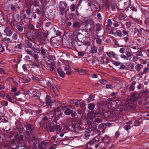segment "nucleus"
Masks as SVG:
<instances>
[{
    "instance_id": "nucleus-1",
    "label": "nucleus",
    "mask_w": 149,
    "mask_h": 149,
    "mask_svg": "<svg viewBox=\"0 0 149 149\" xmlns=\"http://www.w3.org/2000/svg\"><path fill=\"white\" fill-rule=\"evenodd\" d=\"M15 124L17 125V128L20 129V132L21 133L24 134L26 138H29L30 137L31 134H34V127L32 125L29 124L23 127L20 125V124L17 122H16Z\"/></svg>"
},
{
    "instance_id": "nucleus-2",
    "label": "nucleus",
    "mask_w": 149,
    "mask_h": 149,
    "mask_svg": "<svg viewBox=\"0 0 149 149\" xmlns=\"http://www.w3.org/2000/svg\"><path fill=\"white\" fill-rule=\"evenodd\" d=\"M86 124H83L82 123H77L75 124L74 125H72L69 126L71 127V128H70L71 130L74 132H78L80 130H83L86 128Z\"/></svg>"
},
{
    "instance_id": "nucleus-3",
    "label": "nucleus",
    "mask_w": 149,
    "mask_h": 149,
    "mask_svg": "<svg viewBox=\"0 0 149 149\" xmlns=\"http://www.w3.org/2000/svg\"><path fill=\"white\" fill-rule=\"evenodd\" d=\"M62 106H61L58 107L54 110V115L53 117V121H57L61 117H62Z\"/></svg>"
},
{
    "instance_id": "nucleus-4",
    "label": "nucleus",
    "mask_w": 149,
    "mask_h": 149,
    "mask_svg": "<svg viewBox=\"0 0 149 149\" xmlns=\"http://www.w3.org/2000/svg\"><path fill=\"white\" fill-rule=\"evenodd\" d=\"M100 137L98 136H97L94 139H93L92 141H91L88 143V144L90 146H92L94 147L95 148H97L99 146H100L101 144H102V143H97L100 140Z\"/></svg>"
},
{
    "instance_id": "nucleus-5",
    "label": "nucleus",
    "mask_w": 149,
    "mask_h": 149,
    "mask_svg": "<svg viewBox=\"0 0 149 149\" xmlns=\"http://www.w3.org/2000/svg\"><path fill=\"white\" fill-rule=\"evenodd\" d=\"M130 98L129 100H127L126 101V103H130V102H136L137 99L139 98V95L136 92H133L131 93L130 95Z\"/></svg>"
},
{
    "instance_id": "nucleus-6",
    "label": "nucleus",
    "mask_w": 149,
    "mask_h": 149,
    "mask_svg": "<svg viewBox=\"0 0 149 149\" xmlns=\"http://www.w3.org/2000/svg\"><path fill=\"white\" fill-rule=\"evenodd\" d=\"M26 37L28 39L33 42L38 37H39V34L36 31L28 32L26 34Z\"/></svg>"
},
{
    "instance_id": "nucleus-7",
    "label": "nucleus",
    "mask_w": 149,
    "mask_h": 149,
    "mask_svg": "<svg viewBox=\"0 0 149 149\" xmlns=\"http://www.w3.org/2000/svg\"><path fill=\"white\" fill-rule=\"evenodd\" d=\"M114 112L111 111L104 112L103 113V116L104 118L107 120L113 119L115 118V116Z\"/></svg>"
},
{
    "instance_id": "nucleus-8",
    "label": "nucleus",
    "mask_w": 149,
    "mask_h": 149,
    "mask_svg": "<svg viewBox=\"0 0 149 149\" xmlns=\"http://www.w3.org/2000/svg\"><path fill=\"white\" fill-rule=\"evenodd\" d=\"M118 102H116V107L115 108L116 110L117 111L118 113L121 112L123 110V106L121 104V103L120 100H118L117 101Z\"/></svg>"
},
{
    "instance_id": "nucleus-9",
    "label": "nucleus",
    "mask_w": 149,
    "mask_h": 149,
    "mask_svg": "<svg viewBox=\"0 0 149 149\" xmlns=\"http://www.w3.org/2000/svg\"><path fill=\"white\" fill-rule=\"evenodd\" d=\"M64 113L67 115H70L71 114V116L72 117H75L77 115V113L75 111H73L72 110L69 108L66 109Z\"/></svg>"
},
{
    "instance_id": "nucleus-10",
    "label": "nucleus",
    "mask_w": 149,
    "mask_h": 149,
    "mask_svg": "<svg viewBox=\"0 0 149 149\" xmlns=\"http://www.w3.org/2000/svg\"><path fill=\"white\" fill-rule=\"evenodd\" d=\"M38 142V140L36 138L35 136H33V138L30 139L29 141V143L30 146H31L32 148L36 146V144Z\"/></svg>"
},
{
    "instance_id": "nucleus-11",
    "label": "nucleus",
    "mask_w": 149,
    "mask_h": 149,
    "mask_svg": "<svg viewBox=\"0 0 149 149\" xmlns=\"http://www.w3.org/2000/svg\"><path fill=\"white\" fill-rule=\"evenodd\" d=\"M54 122L52 123V127L54 128V130H56V132L57 135L59 134V132H61V128L59 125H56V121H54Z\"/></svg>"
},
{
    "instance_id": "nucleus-12",
    "label": "nucleus",
    "mask_w": 149,
    "mask_h": 149,
    "mask_svg": "<svg viewBox=\"0 0 149 149\" xmlns=\"http://www.w3.org/2000/svg\"><path fill=\"white\" fill-rule=\"evenodd\" d=\"M101 141L103 143H104L106 145V146L110 144L111 141L110 138L107 135L105 136L101 139Z\"/></svg>"
},
{
    "instance_id": "nucleus-13",
    "label": "nucleus",
    "mask_w": 149,
    "mask_h": 149,
    "mask_svg": "<svg viewBox=\"0 0 149 149\" xmlns=\"http://www.w3.org/2000/svg\"><path fill=\"white\" fill-rule=\"evenodd\" d=\"M94 23L93 22L85 26L84 27L85 30H86V31H92L94 29Z\"/></svg>"
},
{
    "instance_id": "nucleus-14",
    "label": "nucleus",
    "mask_w": 149,
    "mask_h": 149,
    "mask_svg": "<svg viewBox=\"0 0 149 149\" xmlns=\"http://www.w3.org/2000/svg\"><path fill=\"white\" fill-rule=\"evenodd\" d=\"M93 22V21L91 19L86 17L83 19L82 24L85 27L87 25Z\"/></svg>"
},
{
    "instance_id": "nucleus-15",
    "label": "nucleus",
    "mask_w": 149,
    "mask_h": 149,
    "mask_svg": "<svg viewBox=\"0 0 149 149\" xmlns=\"http://www.w3.org/2000/svg\"><path fill=\"white\" fill-rule=\"evenodd\" d=\"M84 35L78 32L77 34L76 37H75L74 40L77 41V40L81 41L83 40L84 38Z\"/></svg>"
},
{
    "instance_id": "nucleus-16",
    "label": "nucleus",
    "mask_w": 149,
    "mask_h": 149,
    "mask_svg": "<svg viewBox=\"0 0 149 149\" xmlns=\"http://www.w3.org/2000/svg\"><path fill=\"white\" fill-rule=\"evenodd\" d=\"M43 58L44 61L49 65H55V63L54 61L49 59V58L48 57V56H44Z\"/></svg>"
},
{
    "instance_id": "nucleus-17",
    "label": "nucleus",
    "mask_w": 149,
    "mask_h": 149,
    "mask_svg": "<svg viewBox=\"0 0 149 149\" xmlns=\"http://www.w3.org/2000/svg\"><path fill=\"white\" fill-rule=\"evenodd\" d=\"M4 31L7 36H10L13 33V31H11L8 27H6Z\"/></svg>"
},
{
    "instance_id": "nucleus-18",
    "label": "nucleus",
    "mask_w": 149,
    "mask_h": 149,
    "mask_svg": "<svg viewBox=\"0 0 149 149\" xmlns=\"http://www.w3.org/2000/svg\"><path fill=\"white\" fill-rule=\"evenodd\" d=\"M49 118L48 116L44 117L42 119V120L40 123L41 126H43L45 123H47L49 121Z\"/></svg>"
},
{
    "instance_id": "nucleus-19",
    "label": "nucleus",
    "mask_w": 149,
    "mask_h": 149,
    "mask_svg": "<svg viewBox=\"0 0 149 149\" xmlns=\"http://www.w3.org/2000/svg\"><path fill=\"white\" fill-rule=\"evenodd\" d=\"M111 34L113 35L115 37L118 36L120 37L122 36V33L119 30H117L115 32H114L113 31H111Z\"/></svg>"
},
{
    "instance_id": "nucleus-20",
    "label": "nucleus",
    "mask_w": 149,
    "mask_h": 149,
    "mask_svg": "<svg viewBox=\"0 0 149 149\" xmlns=\"http://www.w3.org/2000/svg\"><path fill=\"white\" fill-rule=\"evenodd\" d=\"M67 6L66 3L64 1H61L59 4V9H66Z\"/></svg>"
},
{
    "instance_id": "nucleus-21",
    "label": "nucleus",
    "mask_w": 149,
    "mask_h": 149,
    "mask_svg": "<svg viewBox=\"0 0 149 149\" xmlns=\"http://www.w3.org/2000/svg\"><path fill=\"white\" fill-rule=\"evenodd\" d=\"M44 128L47 131L50 132H52L54 131V128L52 127V125L48 126L46 125H44Z\"/></svg>"
},
{
    "instance_id": "nucleus-22",
    "label": "nucleus",
    "mask_w": 149,
    "mask_h": 149,
    "mask_svg": "<svg viewBox=\"0 0 149 149\" xmlns=\"http://www.w3.org/2000/svg\"><path fill=\"white\" fill-rule=\"evenodd\" d=\"M45 103L47 105H49L52 103L50 97L48 95H47L46 97Z\"/></svg>"
},
{
    "instance_id": "nucleus-23",
    "label": "nucleus",
    "mask_w": 149,
    "mask_h": 149,
    "mask_svg": "<svg viewBox=\"0 0 149 149\" xmlns=\"http://www.w3.org/2000/svg\"><path fill=\"white\" fill-rule=\"evenodd\" d=\"M1 40L7 44L11 43L12 42V40L10 39L7 37L3 38Z\"/></svg>"
},
{
    "instance_id": "nucleus-24",
    "label": "nucleus",
    "mask_w": 149,
    "mask_h": 149,
    "mask_svg": "<svg viewBox=\"0 0 149 149\" xmlns=\"http://www.w3.org/2000/svg\"><path fill=\"white\" fill-rule=\"evenodd\" d=\"M132 102H130V103H126V102L125 104L126 105H128L127 106L130 107L131 109H134L136 108L137 106L134 104H133L132 103Z\"/></svg>"
},
{
    "instance_id": "nucleus-25",
    "label": "nucleus",
    "mask_w": 149,
    "mask_h": 149,
    "mask_svg": "<svg viewBox=\"0 0 149 149\" xmlns=\"http://www.w3.org/2000/svg\"><path fill=\"white\" fill-rule=\"evenodd\" d=\"M57 72L61 77H64L65 73L63 72L61 68H58L57 70Z\"/></svg>"
},
{
    "instance_id": "nucleus-26",
    "label": "nucleus",
    "mask_w": 149,
    "mask_h": 149,
    "mask_svg": "<svg viewBox=\"0 0 149 149\" xmlns=\"http://www.w3.org/2000/svg\"><path fill=\"white\" fill-rule=\"evenodd\" d=\"M41 94L39 92H37L35 93L32 95V98L34 99H36L39 98Z\"/></svg>"
},
{
    "instance_id": "nucleus-27",
    "label": "nucleus",
    "mask_w": 149,
    "mask_h": 149,
    "mask_svg": "<svg viewBox=\"0 0 149 149\" xmlns=\"http://www.w3.org/2000/svg\"><path fill=\"white\" fill-rule=\"evenodd\" d=\"M69 8H67V9H59V11L60 15H65V16L66 15L67 11L68 10Z\"/></svg>"
},
{
    "instance_id": "nucleus-28",
    "label": "nucleus",
    "mask_w": 149,
    "mask_h": 149,
    "mask_svg": "<svg viewBox=\"0 0 149 149\" xmlns=\"http://www.w3.org/2000/svg\"><path fill=\"white\" fill-rule=\"evenodd\" d=\"M142 31V29L141 28L138 29L135 28L134 29V33L137 34L138 35H139L141 34Z\"/></svg>"
},
{
    "instance_id": "nucleus-29",
    "label": "nucleus",
    "mask_w": 149,
    "mask_h": 149,
    "mask_svg": "<svg viewBox=\"0 0 149 149\" xmlns=\"http://www.w3.org/2000/svg\"><path fill=\"white\" fill-rule=\"evenodd\" d=\"M97 48L95 46L93 45L91 48L90 52L92 54L95 53L97 52Z\"/></svg>"
},
{
    "instance_id": "nucleus-30",
    "label": "nucleus",
    "mask_w": 149,
    "mask_h": 149,
    "mask_svg": "<svg viewBox=\"0 0 149 149\" xmlns=\"http://www.w3.org/2000/svg\"><path fill=\"white\" fill-rule=\"evenodd\" d=\"M23 47V44L21 43H19L16 45L14 47V48L17 49H22Z\"/></svg>"
},
{
    "instance_id": "nucleus-31",
    "label": "nucleus",
    "mask_w": 149,
    "mask_h": 149,
    "mask_svg": "<svg viewBox=\"0 0 149 149\" xmlns=\"http://www.w3.org/2000/svg\"><path fill=\"white\" fill-rule=\"evenodd\" d=\"M81 26V25L79 22H74L73 25V28L77 27L78 28H79Z\"/></svg>"
},
{
    "instance_id": "nucleus-32",
    "label": "nucleus",
    "mask_w": 149,
    "mask_h": 149,
    "mask_svg": "<svg viewBox=\"0 0 149 149\" xmlns=\"http://www.w3.org/2000/svg\"><path fill=\"white\" fill-rule=\"evenodd\" d=\"M99 116H98L97 118H95L94 120L93 121V123L96 124V123H100L102 122V120L99 118Z\"/></svg>"
},
{
    "instance_id": "nucleus-33",
    "label": "nucleus",
    "mask_w": 149,
    "mask_h": 149,
    "mask_svg": "<svg viewBox=\"0 0 149 149\" xmlns=\"http://www.w3.org/2000/svg\"><path fill=\"white\" fill-rule=\"evenodd\" d=\"M24 42L29 48H31L32 47V44L28 40H24Z\"/></svg>"
},
{
    "instance_id": "nucleus-34",
    "label": "nucleus",
    "mask_w": 149,
    "mask_h": 149,
    "mask_svg": "<svg viewBox=\"0 0 149 149\" xmlns=\"http://www.w3.org/2000/svg\"><path fill=\"white\" fill-rule=\"evenodd\" d=\"M142 68V65L141 64H138L135 67L136 69L138 72H139Z\"/></svg>"
},
{
    "instance_id": "nucleus-35",
    "label": "nucleus",
    "mask_w": 149,
    "mask_h": 149,
    "mask_svg": "<svg viewBox=\"0 0 149 149\" xmlns=\"http://www.w3.org/2000/svg\"><path fill=\"white\" fill-rule=\"evenodd\" d=\"M39 41L42 44H45L46 43V40L45 38L41 37L40 38H39Z\"/></svg>"
},
{
    "instance_id": "nucleus-36",
    "label": "nucleus",
    "mask_w": 149,
    "mask_h": 149,
    "mask_svg": "<svg viewBox=\"0 0 149 149\" xmlns=\"http://www.w3.org/2000/svg\"><path fill=\"white\" fill-rule=\"evenodd\" d=\"M138 51L136 52V55L138 56H139L141 57L143 56V55L142 53V51L141 49L138 48Z\"/></svg>"
},
{
    "instance_id": "nucleus-37",
    "label": "nucleus",
    "mask_w": 149,
    "mask_h": 149,
    "mask_svg": "<svg viewBox=\"0 0 149 149\" xmlns=\"http://www.w3.org/2000/svg\"><path fill=\"white\" fill-rule=\"evenodd\" d=\"M96 33H97L98 32L101 30V24L99 23L96 24Z\"/></svg>"
},
{
    "instance_id": "nucleus-38",
    "label": "nucleus",
    "mask_w": 149,
    "mask_h": 149,
    "mask_svg": "<svg viewBox=\"0 0 149 149\" xmlns=\"http://www.w3.org/2000/svg\"><path fill=\"white\" fill-rule=\"evenodd\" d=\"M93 128H90L87 130V131L85 133H88L90 134H93V132H95V130H93Z\"/></svg>"
},
{
    "instance_id": "nucleus-39",
    "label": "nucleus",
    "mask_w": 149,
    "mask_h": 149,
    "mask_svg": "<svg viewBox=\"0 0 149 149\" xmlns=\"http://www.w3.org/2000/svg\"><path fill=\"white\" fill-rule=\"evenodd\" d=\"M95 107V104L93 103H90L88 104V108L89 110H92Z\"/></svg>"
},
{
    "instance_id": "nucleus-40",
    "label": "nucleus",
    "mask_w": 149,
    "mask_h": 149,
    "mask_svg": "<svg viewBox=\"0 0 149 149\" xmlns=\"http://www.w3.org/2000/svg\"><path fill=\"white\" fill-rule=\"evenodd\" d=\"M79 72L81 75H84L87 74L88 72L85 70H81L79 71Z\"/></svg>"
},
{
    "instance_id": "nucleus-41",
    "label": "nucleus",
    "mask_w": 149,
    "mask_h": 149,
    "mask_svg": "<svg viewBox=\"0 0 149 149\" xmlns=\"http://www.w3.org/2000/svg\"><path fill=\"white\" fill-rule=\"evenodd\" d=\"M106 54L110 58L114 57L115 56L114 53L112 52H107Z\"/></svg>"
},
{
    "instance_id": "nucleus-42",
    "label": "nucleus",
    "mask_w": 149,
    "mask_h": 149,
    "mask_svg": "<svg viewBox=\"0 0 149 149\" xmlns=\"http://www.w3.org/2000/svg\"><path fill=\"white\" fill-rule=\"evenodd\" d=\"M34 63H36L37 65V67H38L40 66V65L41 64V62L38 59L34 60Z\"/></svg>"
},
{
    "instance_id": "nucleus-43",
    "label": "nucleus",
    "mask_w": 149,
    "mask_h": 149,
    "mask_svg": "<svg viewBox=\"0 0 149 149\" xmlns=\"http://www.w3.org/2000/svg\"><path fill=\"white\" fill-rule=\"evenodd\" d=\"M127 91V88H124L122 89L120 91V93L122 95H124L125 94Z\"/></svg>"
},
{
    "instance_id": "nucleus-44",
    "label": "nucleus",
    "mask_w": 149,
    "mask_h": 149,
    "mask_svg": "<svg viewBox=\"0 0 149 149\" xmlns=\"http://www.w3.org/2000/svg\"><path fill=\"white\" fill-rule=\"evenodd\" d=\"M11 94L10 93H9L7 94L6 98H7L8 101H10V102H12V99L11 96L10 95Z\"/></svg>"
},
{
    "instance_id": "nucleus-45",
    "label": "nucleus",
    "mask_w": 149,
    "mask_h": 149,
    "mask_svg": "<svg viewBox=\"0 0 149 149\" xmlns=\"http://www.w3.org/2000/svg\"><path fill=\"white\" fill-rule=\"evenodd\" d=\"M39 2L37 1H35L31 4V5H33L35 7L38 6L39 5Z\"/></svg>"
},
{
    "instance_id": "nucleus-46",
    "label": "nucleus",
    "mask_w": 149,
    "mask_h": 149,
    "mask_svg": "<svg viewBox=\"0 0 149 149\" xmlns=\"http://www.w3.org/2000/svg\"><path fill=\"white\" fill-rule=\"evenodd\" d=\"M104 56H101L99 58L100 60H99V61L100 63L102 64L104 63Z\"/></svg>"
},
{
    "instance_id": "nucleus-47",
    "label": "nucleus",
    "mask_w": 149,
    "mask_h": 149,
    "mask_svg": "<svg viewBox=\"0 0 149 149\" xmlns=\"http://www.w3.org/2000/svg\"><path fill=\"white\" fill-rule=\"evenodd\" d=\"M42 13V12L41 10V9H39V8L36 9L35 12V13H36L38 15H40Z\"/></svg>"
},
{
    "instance_id": "nucleus-48",
    "label": "nucleus",
    "mask_w": 149,
    "mask_h": 149,
    "mask_svg": "<svg viewBox=\"0 0 149 149\" xmlns=\"http://www.w3.org/2000/svg\"><path fill=\"white\" fill-rule=\"evenodd\" d=\"M49 143L46 142L45 141H42L41 142L40 144L42 145L44 147H46V146H48Z\"/></svg>"
},
{
    "instance_id": "nucleus-49",
    "label": "nucleus",
    "mask_w": 149,
    "mask_h": 149,
    "mask_svg": "<svg viewBox=\"0 0 149 149\" xmlns=\"http://www.w3.org/2000/svg\"><path fill=\"white\" fill-rule=\"evenodd\" d=\"M17 28L20 32H22L23 31V28L22 26L20 25H18L16 26Z\"/></svg>"
},
{
    "instance_id": "nucleus-50",
    "label": "nucleus",
    "mask_w": 149,
    "mask_h": 149,
    "mask_svg": "<svg viewBox=\"0 0 149 149\" xmlns=\"http://www.w3.org/2000/svg\"><path fill=\"white\" fill-rule=\"evenodd\" d=\"M99 82L102 84H105L107 83V81L104 79H101L99 80Z\"/></svg>"
},
{
    "instance_id": "nucleus-51",
    "label": "nucleus",
    "mask_w": 149,
    "mask_h": 149,
    "mask_svg": "<svg viewBox=\"0 0 149 149\" xmlns=\"http://www.w3.org/2000/svg\"><path fill=\"white\" fill-rule=\"evenodd\" d=\"M31 81V79L29 78H24L23 79V82L24 83H26L29 82Z\"/></svg>"
},
{
    "instance_id": "nucleus-52",
    "label": "nucleus",
    "mask_w": 149,
    "mask_h": 149,
    "mask_svg": "<svg viewBox=\"0 0 149 149\" xmlns=\"http://www.w3.org/2000/svg\"><path fill=\"white\" fill-rule=\"evenodd\" d=\"M26 52L32 56L33 52L31 50L29 49H26Z\"/></svg>"
},
{
    "instance_id": "nucleus-53",
    "label": "nucleus",
    "mask_w": 149,
    "mask_h": 149,
    "mask_svg": "<svg viewBox=\"0 0 149 149\" xmlns=\"http://www.w3.org/2000/svg\"><path fill=\"white\" fill-rule=\"evenodd\" d=\"M131 127V126L130 125H127L124 126V128L127 131H128L129 129H130Z\"/></svg>"
},
{
    "instance_id": "nucleus-54",
    "label": "nucleus",
    "mask_w": 149,
    "mask_h": 149,
    "mask_svg": "<svg viewBox=\"0 0 149 149\" xmlns=\"http://www.w3.org/2000/svg\"><path fill=\"white\" fill-rule=\"evenodd\" d=\"M125 54L127 56V58H128L129 57H130L132 55L131 54V53L128 51H127V50L126 51Z\"/></svg>"
},
{
    "instance_id": "nucleus-55",
    "label": "nucleus",
    "mask_w": 149,
    "mask_h": 149,
    "mask_svg": "<svg viewBox=\"0 0 149 149\" xmlns=\"http://www.w3.org/2000/svg\"><path fill=\"white\" fill-rule=\"evenodd\" d=\"M8 104V102L6 101H3L1 103V105L2 106H7Z\"/></svg>"
},
{
    "instance_id": "nucleus-56",
    "label": "nucleus",
    "mask_w": 149,
    "mask_h": 149,
    "mask_svg": "<svg viewBox=\"0 0 149 149\" xmlns=\"http://www.w3.org/2000/svg\"><path fill=\"white\" fill-rule=\"evenodd\" d=\"M28 28L31 30H34V26L33 24H31L30 23H29V25H28Z\"/></svg>"
},
{
    "instance_id": "nucleus-57",
    "label": "nucleus",
    "mask_w": 149,
    "mask_h": 149,
    "mask_svg": "<svg viewBox=\"0 0 149 149\" xmlns=\"http://www.w3.org/2000/svg\"><path fill=\"white\" fill-rule=\"evenodd\" d=\"M48 57L49 58V59L52 60L53 61H54V60H55L56 58L55 57V56L54 55L51 56V55H49L48 56Z\"/></svg>"
},
{
    "instance_id": "nucleus-58",
    "label": "nucleus",
    "mask_w": 149,
    "mask_h": 149,
    "mask_svg": "<svg viewBox=\"0 0 149 149\" xmlns=\"http://www.w3.org/2000/svg\"><path fill=\"white\" fill-rule=\"evenodd\" d=\"M120 57L122 58H123L126 60H128V58L127 56H126L124 54H122L120 55Z\"/></svg>"
},
{
    "instance_id": "nucleus-59",
    "label": "nucleus",
    "mask_w": 149,
    "mask_h": 149,
    "mask_svg": "<svg viewBox=\"0 0 149 149\" xmlns=\"http://www.w3.org/2000/svg\"><path fill=\"white\" fill-rule=\"evenodd\" d=\"M49 34V31H47L43 33V37L46 38L47 37Z\"/></svg>"
},
{
    "instance_id": "nucleus-60",
    "label": "nucleus",
    "mask_w": 149,
    "mask_h": 149,
    "mask_svg": "<svg viewBox=\"0 0 149 149\" xmlns=\"http://www.w3.org/2000/svg\"><path fill=\"white\" fill-rule=\"evenodd\" d=\"M76 8V6L74 4H72L70 7V9L72 11L75 10Z\"/></svg>"
},
{
    "instance_id": "nucleus-61",
    "label": "nucleus",
    "mask_w": 149,
    "mask_h": 149,
    "mask_svg": "<svg viewBox=\"0 0 149 149\" xmlns=\"http://www.w3.org/2000/svg\"><path fill=\"white\" fill-rule=\"evenodd\" d=\"M18 37L17 34V33H14L12 36V38L13 39L17 40Z\"/></svg>"
},
{
    "instance_id": "nucleus-62",
    "label": "nucleus",
    "mask_w": 149,
    "mask_h": 149,
    "mask_svg": "<svg viewBox=\"0 0 149 149\" xmlns=\"http://www.w3.org/2000/svg\"><path fill=\"white\" fill-rule=\"evenodd\" d=\"M38 149H47V148L46 147H44L41 144L38 145Z\"/></svg>"
},
{
    "instance_id": "nucleus-63",
    "label": "nucleus",
    "mask_w": 149,
    "mask_h": 149,
    "mask_svg": "<svg viewBox=\"0 0 149 149\" xmlns=\"http://www.w3.org/2000/svg\"><path fill=\"white\" fill-rule=\"evenodd\" d=\"M84 45L86 46H89L90 45V43L88 41H85L83 42Z\"/></svg>"
},
{
    "instance_id": "nucleus-64",
    "label": "nucleus",
    "mask_w": 149,
    "mask_h": 149,
    "mask_svg": "<svg viewBox=\"0 0 149 149\" xmlns=\"http://www.w3.org/2000/svg\"><path fill=\"white\" fill-rule=\"evenodd\" d=\"M64 68L66 71L71 70V68L68 65H67L66 67H64Z\"/></svg>"
}]
</instances>
